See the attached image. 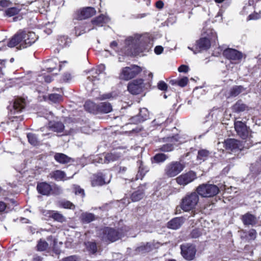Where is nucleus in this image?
Returning a JSON list of instances; mask_svg holds the SVG:
<instances>
[{
    "instance_id": "nucleus-55",
    "label": "nucleus",
    "mask_w": 261,
    "mask_h": 261,
    "mask_svg": "<svg viewBox=\"0 0 261 261\" xmlns=\"http://www.w3.org/2000/svg\"><path fill=\"white\" fill-rule=\"evenodd\" d=\"M189 67L185 65L180 66L178 68V71L179 72L187 73L189 71Z\"/></svg>"
},
{
    "instance_id": "nucleus-19",
    "label": "nucleus",
    "mask_w": 261,
    "mask_h": 261,
    "mask_svg": "<svg viewBox=\"0 0 261 261\" xmlns=\"http://www.w3.org/2000/svg\"><path fill=\"white\" fill-rule=\"evenodd\" d=\"M36 189L38 193L44 196L50 195L53 191L51 185L46 182H38Z\"/></svg>"
},
{
    "instance_id": "nucleus-25",
    "label": "nucleus",
    "mask_w": 261,
    "mask_h": 261,
    "mask_svg": "<svg viewBox=\"0 0 261 261\" xmlns=\"http://www.w3.org/2000/svg\"><path fill=\"white\" fill-rule=\"evenodd\" d=\"M49 129L57 133H61L64 129V125L60 121H50L48 122Z\"/></svg>"
},
{
    "instance_id": "nucleus-43",
    "label": "nucleus",
    "mask_w": 261,
    "mask_h": 261,
    "mask_svg": "<svg viewBox=\"0 0 261 261\" xmlns=\"http://www.w3.org/2000/svg\"><path fill=\"white\" fill-rule=\"evenodd\" d=\"M166 120V118L162 114L159 115L157 117L153 120L152 122V124L153 126H159Z\"/></svg>"
},
{
    "instance_id": "nucleus-6",
    "label": "nucleus",
    "mask_w": 261,
    "mask_h": 261,
    "mask_svg": "<svg viewBox=\"0 0 261 261\" xmlns=\"http://www.w3.org/2000/svg\"><path fill=\"white\" fill-rule=\"evenodd\" d=\"M198 195L203 197H211L216 195L219 192V188L215 185L203 184L196 188Z\"/></svg>"
},
{
    "instance_id": "nucleus-1",
    "label": "nucleus",
    "mask_w": 261,
    "mask_h": 261,
    "mask_svg": "<svg viewBox=\"0 0 261 261\" xmlns=\"http://www.w3.org/2000/svg\"><path fill=\"white\" fill-rule=\"evenodd\" d=\"M125 44L132 54H137L143 51H148L153 45V42L147 35H136L134 37L127 38Z\"/></svg>"
},
{
    "instance_id": "nucleus-14",
    "label": "nucleus",
    "mask_w": 261,
    "mask_h": 261,
    "mask_svg": "<svg viewBox=\"0 0 261 261\" xmlns=\"http://www.w3.org/2000/svg\"><path fill=\"white\" fill-rule=\"evenodd\" d=\"M105 69V66L103 64L99 65L96 68L92 69L90 70H86L85 72L87 75V80L89 82L96 84V82L99 80V75L102 73Z\"/></svg>"
},
{
    "instance_id": "nucleus-49",
    "label": "nucleus",
    "mask_w": 261,
    "mask_h": 261,
    "mask_svg": "<svg viewBox=\"0 0 261 261\" xmlns=\"http://www.w3.org/2000/svg\"><path fill=\"white\" fill-rule=\"evenodd\" d=\"M188 82V78L187 77H184L178 81H176L174 83L181 87H184L187 85Z\"/></svg>"
},
{
    "instance_id": "nucleus-27",
    "label": "nucleus",
    "mask_w": 261,
    "mask_h": 261,
    "mask_svg": "<svg viewBox=\"0 0 261 261\" xmlns=\"http://www.w3.org/2000/svg\"><path fill=\"white\" fill-rule=\"evenodd\" d=\"M184 222V218L183 217L174 218L168 223V227L173 229H177L182 225Z\"/></svg>"
},
{
    "instance_id": "nucleus-54",
    "label": "nucleus",
    "mask_w": 261,
    "mask_h": 261,
    "mask_svg": "<svg viewBox=\"0 0 261 261\" xmlns=\"http://www.w3.org/2000/svg\"><path fill=\"white\" fill-rule=\"evenodd\" d=\"M11 4V2L9 0H1L0 1V6L3 8H7Z\"/></svg>"
},
{
    "instance_id": "nucleus-22",
    "label": "nucleus",
    "mask_w": 261,
    "mask_h": 261,
    "mask_svg": "<svg viewBox=\"0 0 261 261\" xmlns=\"http://www.w3.org/2000/svg\"><path fill=\"white\" fill-rule=\"evenodd\" d=\"M119 157L120 155L115 152L103 154L98 157L97 162L101 164H108L117 160Z\"/></svg>"
},
{
    "instance_id": "nucleus-57",
    "label": "nucleus",
    "mask_w": 261,
    "mask_h": 261,
    "mask_svg": "<svg viewBox=\"0 0 261 261\" xmlns=\"http://www.w3.org/2000/svg\"><path fill=\"white\" fill-rule=\"evenodd\" d=\"M248 236L250 239L254 240L256 236V231L255 230L252 229L248 232Z\"/></svg>"
},
{
    "instance_id": "nucleus-30",
    "label": "nucleus",
    "mask_w": 261,
    "mask_h": 261,
    "mask_svg": "<svg viewBox=\"0 0 261 261\" xmlns=\"http://www.w3.org/2000/svg\"><path fill=\"white\" fill-rule=\"evenodd\" d=\"M106 183V182L101 173L94 175L91 180V185L93 187L102 186Z\"/></svg>"
},
{
    "instance_id": "nucleus-29",
    "label": "nucleus",
    "mask_w": 261,
    "mask_h": 261,
    "mask_svg": "<svg viewBox=\"0 0 261 261\" xmlns=\"http://www.w3.org/2000/svg\"><path fill=\"white\" fill-rule=\"evenodd\" d=\"M112 106L108 102H102L98 104V114H107L112 111Z\"/></svg>"
},
{
    "instance_id": "nucleus-47",
    "label": "nucleus",
    "mask_w": 261,
    "mask_h": 261,
    "mask_svg": "<svg viewBox=\"0 0 261 261\" xmlns=\"http://www.w3.org/2000/svg\"><path fill=\"white\" fill-rule=\"evenodd\" d=\"M88 250L92 254H94L97 251L96 244L94 242H88L85 244Z\"/></svg>"
},
{
    "instance_id": "nucleus-15",
    "label": "nucleus",
    "mask_w": 261,
    "mask_h": 261,
    "mask_svg": "<svg viewBox=\"0 0 261 261\" xmlns=\"http://www.w3.org/2000/svg\"><path fill=\"white\" fill-rule=\"evenodd\" d=\"M160 246V243L154 241L146 243H142L135 250L137 253H145L152 251L154 249L158 248Z\"/></svg>"
},
{
    "instance_id": "nucleus-8",
    "label": "nucleus",
    "mask_w": 261,
    "mask_h": 261,
    "mask_svg": "<svg viewBox=\"0 0 261 261\" xmlns=\"http://www.w3.org/2000/svg\"><path fill=\"white\" fill-rule=\"evenodd\" d=\"M210 33H207V35L209 36L210 38L206 37H203L199 39L197 41L196 43V48L198 51H201L208 49L211 46V42L210 39L212 41H215L217 36L216 33L213 30H210Z\"/></svg>"
},
{
    "instance_id": "nucleus-64",
    "label": "nucleus",
    "mask_w": 261,
    "mask_h": 261,
    "mask_svg": "<svg viewBox=\"0 0 261 261\" xmlns=\"http://www.w3.org/2000/svg\"><path fill=\"white\" fill-rule=\"evenodd\" d=\"M155 6L159 9H162L164 7V3L161 1H159L156 2Z\"/></svg>"
},
{
    "instance_id": "nucleus-56",
    "label": "nucleus",
    "mask_w": 261,
    "mask_h": 261,
    "mask_svg": "<svg viewBox=\"0 0 261 261\" xmlns=\"http://www.w3.org/2000/svg\"><path fill=\"white\" fill-rule=\"evenodd\" d=\"M112 97V94L111 93H107L101 95H100L97 98L99 100H105L107 99H110Z\"/></svg>"
},
{
    "instance_id": "nucleus-3",
    "label": "nucleus",
    "mask_w": 261,
    "mask_h": 261,
    "mask_svg": "<svg viewBox=\"0 0 261 261\" xmlns=\"http://www.w3.org/2000/svg\"><path fill=\"white\" fill-rule=\"evenodd\" d=\"M26 105L27 102L24 98L17 97L12 101L8 106L7 109L9 111V114L13 118H19V120L21 121L23 119L22 116H17L14 115L22 112L25 110Z\"/></svg>"
},
{
    "instance_id": "nucleus-7",
    "label": "nucleus",
    "mask_w": 261,
    "mask_h": 261,
    "mask_svg": "<svg viewBox=\"0 0 261 261\" xmlns=\"http://www.w3.org/2000/svg\"><path fill=\"white\" fill-rule=\"evenodd\" d=\"M185 168L184 163L178 161H172L166 165L165 169V174L169 177H175Z\"/></svg>"
},
{
    "instance_id": "nucleus-23",
    "label": "nucleus",
    "mask_w": 261,
    "mask_h": 261,
    "mask_svg": "<svg viewBox=\"0 0 261 261\" xmlns=\"http://www.w3.org/2000/svg\"><path fill=\"white\" fill-rule=\"evenodd\" d=\"M43 214L44 216L59 222H62L64 220L63 215L56 211L44 210L43 212Z\"/></svg>"
},
{
    "instance_id": "nucleus-51",
    "label": "nucleus",
    "mask_w": 261,
    "mask_h": 261,
    "mask_svg": "<svg viewBox=\"0 0 261 261\" xmlns=\"http://www.w3.org/2000/svg\"><path fill=\"white\" fill-rule=\"evenodd\" d=\"M49 64L46 66V70L48 72H53L56 69V63L52 61L49 62Z\"/></svg>"
},
{
    "instance_id": "nucleus-35",
    "label": "nucleus",
    "mask_w": 261,
    "mask_h": 261,
    "mask_svg": "<svg viewBox=\"0 0 261 261\" xmlns=\"http://www.w3.org/2000/svg\"><path fill=\"white\" fill-rule=\"evenodd\" d=\"M242 221L245 225H252L255 222V217L250 214H246L242 216Z\"/></svg>"
},
{
    "instance_id": "nucleus-2",
    "label": "nucleus",
    "mask_w": 261,
    "mask_h": 261,
    "mask_svg": "<svg viewBox=\"0 0 261 261\" xmlns=\"http://www.w3.org/2000/svg\"><path fill=\"white\" fill-rule=\"evenodd\" d=\"M38 37L33 32H27L19 30L8 42V46L14 47L17 45V48L21 49L30 46L36 42Z\"/></svg>"
},
{
    "instance_id": "nucleus-4",
    "label": "nucleus",
    "mask_w": 261,
    "mask_h": 261,
    "mask_svg": "<svg viewBox=\"0 0 261 261\" xmlns=\"http://www.w3.org/2000/svg\"><path fill=\"white\" fill-rule=\"evenodd\" d=\"M199 200V196L197 192L188 193L181 200L180 207L186 212L193 211L195 208Z\"/></svg>"
},
{
    "instance_id": "nucleus-61",
    "label": "nucleus",
    "mask_w": 261,
    "mask_h": 261,
    "mask_svg": "<svg viewBox=\"0 0 261 261\" xmlns=\"http://www.w3.org/2000/svg\"><path fill=\"white\" fill-rule=\"evenodd\" d=\"M66 209H69L71 210H74L75 208V205L70 202V201H66Z\"/></svg>"
},
{
    "instance_id": "nucleus-46",
    "label": "nucleus",
    "mask_w": 261,
    "mask_h": 261,
    "mask_svg": "<svg viewBox=\"0 0 261 261\" xmlns=\"http://www.w3.org/2000/svg\"><path fill=\"white\" fill-rule=\"evenodd\" d=\"M48 244L45 241L40 239L37 245V250L40 251H45L48 248Z\"/></svg>"
},
{
    "instance_id": "nucleus-11",
    "label": "nucleus",
    "mask_w": 261,
    "mask_h": 261,
    "mask_svg": "<svg viewBox=\"0 0 261 261\" xmlns=\"http://www.w3.org/2000/svg\"><path fill=\"white\" fill-rule=\"evenodd\" d=\"M141 71L140 67L133 65L129 67H126L122 69L120 74V78L128 81L138 75Z\"/></svg>"
},
{
    "instance_id": "nucleus-16",
    "label": "nucleus",
    "mask_w": 261,
    "mask_h": 261,
    "mask_svg": "<svg viewBox=\"0 0 261 261\" xmlns=\"http://www.w3.org/2000/svg\"><path fill=\"white\" fill-rule=\"evenodd\" d=\"M144 87L142 79H137L129 83L127 86L128 91L132 94H138Z\"/></svg>"
},
{
    "instance_id": "nucleus-45",
    "label": "nucleus",
    "mask_w": 261,
    "mask_h": 261,
    "mask_svg": "<svg viewBox=\"0 0 261 261\" xmlns=\"http://www.w3.org/2000/svg\"><path fill=\"white\" fill-rule=\"evenodd\" d=\"M57 41L59 47L55 50V53H59L60 50L63 49L65 46V38L64 36H60L58 38Z\"/></svg>"
},
{
    "instance_id": "nucleus-21",
    "label": "nucleus",
    "mask_w": 261,
    "mask_h": 261,
    "mask_svg": "<svg viewBox=\"0 0 261 261\" xmlns=\"http://www.w3.org/2000/svg\"><path fill=\"white\" fill-rule=\"evenodd\" d=\"M109 21L110 18L108 16L103 14L100 15L91 20V23L93 25V28L89 29L87 31H89L96 27H102L104 24L108 23Z\"/></svg>"
},
{
    "instance_id": "nucleus-13",
    "label": "nucleus",
    "mask_w": 261,
    "mask_h": 261,
    "mask_svg": "<svg viewBox=\"0 0 261 261\" xmlns=\"http://www.w3.org/2000/svg\"><path fill=\"white\" fill-rule=\"evenodd\" d=\"M196 178L197 174L196 172L193 171H190L187 173L181 174L177 177L175 180L178 185L185 187Z\"/></svg>"
},
{
    "instance_id": "nucleus-9",
    "label": "nucleus",
    "mask_w": 261,
    "mask_h": 261,
    "mask_svg": "<svg viewBox=\"0 0 261 261\" xmlns=\"http://www.w3.org/2000/svg\"><path fill=\"white\" fill-rule=\"evenodd\" d=\"M124 235V232L122 229H114L106 227L103 231L102 239L103 240H109L110 242H115L120 239Z\"/></svg>"
},
{
    "instance_id": "nucleus-58",
    "label": "nucleus",
    "mask_w": 261,
    "mask_h": 261,
    "mask_svg": "<svg viewBox=\"0 0 261 261\" xmlns=\"http://www.w3.org/2000/svg\"><path fill=\"white\" fill-rule=\"evenodd\" d=\"M66 168H67L68 166H70V165H75V164H72V163H74L75 161L72 159L68 158L67 155H66Z\"/></svg>"
},
{
    "instance_id": "nucleus-5",
    "label": "nucleus",
    "mask_w": 261,
    "mask_h": 261,
    "mask_svg": "<svg viewBox=\"0 0 261 261\" xmlns=\"http://www.w3.org/2000/svg\"><path fill=\"white\" fill-rule=\"evenodd\" d=\"M187 137L185 135H180L177 134L172 137H167L164 138V141L168 142L164 144L160 148V150L164 152H169L173 150L175 146H177L178 145L184 143L187 141Z\"/></svg>"
},
{
    "instance_id": "nucleus-53",
    "label": "nucleus",
    "mask_w": 261,
    "mask_h": 261,
    "mask_svg": "<svg viewBox=\"0 0 261 261\" xmlns=\"http://www.w3.org/2000/svg\"><path fill=\"white\" fill-rule=\"evenodd\" d=\"M158 87L159 89L163 91H165L167 89V85L163 81H160L158 84Z\"/></svg>"
},
{
    "instance_id": "nucleus-36",
    "label": "nucleus",
    "mask_w": 261,
    "mask_h": 261,
    "mask_svg": "<svg viewBox=\"0 0 261 261\" xmlns=\"http://www.w3.org/2000/svg\"><path fill=\"white\" fill-rule=\"evenodd\" d=\"M81 220L83 222L86 223H89L95 219V217L94 214L90 213H84L81 215Z\"/></svg>"
},
{
    "instance_id": "nucleus-42",
    "label": "nucleus",
    "mask_w": 261,
    "mask_h": 261,
    "mask_svg": "<svg viewBox=\"0 0 261 261\" xmlns=\"http://www.w3.org/2000/svg\"><path fill=\"white\" fill-rule=\"evenodd\" d=\"M20 9L16 7L9 8L5 10V14L8 17L13 16L19 13Z\"/></svg>"
},
{
    "instance_id": "nucleus-38",
    "label": "nucleus",
    "mask_w": 261,
    "mask_h": 261,
    "mask_svg": "<svg viewBox=\"0 0 261 261\" xmlns=\"http://www.w3.org/2000/svg\"><path fill=\"white\" fill-rule=\"evenodd\" d=\"M27 138L29 142L32 145L35 146H38L40 144V142L38 140L36 135L31 133H29L27 134Z\"/></svg>"
},
{
    "instance_id": "nucleus-12",
    "label": "nucleus",
    "mask_w": 261,
    "mask_h": 261,
    "mask_svg": "<svg viewBox=\"0 0 261 261\" xmlns=\"http://www.w3.org/2000/svg\"><path fill=\"white\" fill-rule=\"evenodd\" d=\"M224 56L227 59L231 61L232 63H239L242 59L245 57L244 55L241 51L237 49L228 48L223 51Z\"/></svg>"
},
{
    "instance_id": "nucleus-24",
    "label": "nucleus",
    "mask_w": 261,
    "mask_h": 261,
    "mask_svg": "<svg viewBox=\"0 0 261 261\" xmlns=\"http://www.w3.org/2000/svg\"><path fill=\"white\" fill-rule=\"evenodd\" d=\"M95 14L96 10L94 8L88 7L80 10L78 17L80 19H85L92 17Z\"/></svg>"
},
{
    "instance_id": "nucleus-28",
    "label": "nucleus",
    "mask_w": 261,
    "mask_h": 261,
    "mask_svg": "<svg viewBox=\"0 0 261 261\" xmlns=\"http://www.w3.org/2000/svg\"><path fill=\"white\" fill-rule=\"evenodd\" d=\"M246 88L242 86H234L228 92V97H236L241 93H244Z\"/></svg>"
},
{
    "instance_id": "nucleus-26",
    "label": "nucleus",
    "mask_w": 261,
    "mask_h": 261,
    "mask_svg": "<svg viewBox=\"0 0 261 261\" xmlns=\"http://www.w3.org/2000/svg\"><path fill=\"white\" fill-rule=\"evenodd\" d=\"M145 189V185L139 186L138 190L132 193L131 196L132 200L136 202L142 199L144 196V192Z\"/></svg>"
},
{
    "instance_id": "nucleus-39",
    "label": "nucleus",
    "mask_w": 261,
    "mask_h": 261,
    "mask_svg": "<svg viewBox=\"0 0 261 261\" xmlns=\"http://www.w3.org/2000/svg\"><path fill=\"white\" fill-rule=\"evenodd\" d=\"M47 98L50 101L55 103H59L63 100L62 96L60 94L57 93L49 94Z\"/></svg>"
},
{
    "instance_id": "nucleus-17",
    "label": "nucleus",
    "mask_w": 261,
    "mask_h": 261,
    "mask_svg": "<svg viewBox=\"0 0 261 261\" xmlns=\"http://www.w3.org/2000/svg\"><path fill=\"white\" fill-rule=\"evenodd\" d=\"M234 128L238 135L243 139H245L249 135V130L246 124L240 121L234 122Z\"/></svg>"
},
{
    "instance_id": "nucleus-33",
    "label": "nucleus",
    "mask_w": 261,
    "mask_h": 261,
    "mask_svg": "<svg viewBox=\"0 0 261 261\" xmlns=\"http://www.w3.org/2000/svg\"><path fill=\"white\" fill-rule=\"evenodd\" d=\"M49 175L51 178L54 179L57 181H60L64 179L65 176V173L64 171L57 170L51 172Z\"/></svg>"
},
{
    "instance_id": "nucleus-40",
    "label": "nucleus",
    "mask_w": 261,
    "mask_h": 261,
    "mask_svg": "<svg viewBox=\"0 0 261 261\" xmlns=\"http://www.w3.org/2000/svg\"><path fill=\"white\" fill-rule=\"evenodd\" d=\"M168 159V156L164 153L156 154L153 156V161L156 163H163Z\"/></svg>"
},
{
    "instance_id": "nucleus-59",
    "label": "nucleus",
    "mask_w": 261,
    "mask_h": 261,
    "mask_svg": "<svg viewBox=\"0 0 261 261\" xmlns=\"http://www.w3.org/2000/svg\"><path fill=\"white\" fill-rule=\"evenodd\" d=\"M163 47L162 46H156L154 48V53L156 55L161 54L163 51Z\"/></svg>"
},
{
    "instance_id": "nucleus-62",
    "label": "nucleus",
    "mask_w": 261,
    "mask_h": 261,
    "mask_svg": "<svg viewBox=\"0 0 261 261\" xmlns=\"http://www.w3.org/2000/svg\"><path fill=\"white\" fill-rule=\"evenodd\" d=\"M66 261H79V258L75 255H71L66 257Z\"/></svg>"
},
{
    "instance_id": "nucleus-48",
    "label": "nucleus",
    "mask_w": 261,
    "mask_h": 261,
    "mask_svg": "<svg viewBox=\"0 0 261 261\" xmlns=\"http://www.w3.org/2000/svg\"><path fill=\"white\" fill-rule=\"evenodd\" d=\"M55 160L60 164L65 163V154L62 153H56L54 155Z\"/></svg>"
},
{
    "instance_id": "nucleus-18",
    "label": "nucleus",
    "mask_w": 261,
    "mask_h": 261,
    "mask_svg": "<svg viewBox=\"0 0 261 261\" xmlns=\"http://www.w3.org/2000/svg\"><path fill=\"white\" fill-rule=\"evenodd\" d=\"M225 148L232 151L241 150L243 148L242 143L234 139H229L225 141Z\"/></svg>"
},
{
    "instance_id": "nucleus-34",
    "label": "nucleus",
    "mask_w": 261,
    "mask_h": 261,
    "mask_svg": "<svg viewBox=\"0 0 261 261\" xmlns=\"http://www.w3.org/2000/svg\"><path fill=\"white\" fill-rule=\"evenodd\" d=\"M139 170L136 175L137 179H142L145 174L148 171V168L146 167L142 161L139 162Z\"/></svg>"
},
{
    "instance_id": "nucleus-60",
    "label": "nucleus",
    "mask_w": 261,
    "mask_h": 261,
    "mask_svg": "<svg viewBox=\"0 0 261 261\" xmlns=\"http://www.w3.org/2000/svg\"><path fill=\"white\" fill-rule=\"evenodd\" d=\"M7 204L3 201H0V213L4 212L7 208Z\"/></svg>"
},
{
    "instance_id": "nucleus-31",
    "label": "nucleus",
    "mask_w": 261,
    "mask_h": 261,
    "mask_svg": "<svg viewBox=\"0 0 261 261\" xmlns=\"http://www.w3.org/2000/svg\"><path fill=\"white\" fill-rule=\"evenodd\" d=\"M85 109L89 113L98 114V105L93 101L88 100L84 105Z\"/></svg>"
},
{
    "instance_id": "nucleus-63",
    "label": "nucleus",
    "mask_w": 261,
    "mask_h": 261,
    "mask_svg": "<svg viewBox=\"0 0 261 261\" xmlns=\"http://www.w3.org/2000/svg\"><path fill=\"white\" fill-rule=\"evenodd\" d=\"M43 79L44 81L47 83H49L53 81L52 76L49 75H44Z\"/></svg>"
},
{
    "instance_id": "nucleus-10",
    "label": "nucleus",
    "mask_w": 261,
    "mask_h": 261,
    "mask_svg": "<svg viewBox=\"0 0 261 261\" xmlns=\"http://www.w3.org/2000/svg\"><path fill=\"white\" fill-rule=\"evenodd\" d=\"M181 254L187 260L190 261L194 259L197 252L196 246L190 243H185L180 245Z\"/></svg>"
},
{
    "instance_id": "nucleus-20",
    "label": "nucleus",
    "mask_w": 261,
    "mask_h": 261,
    "mask_svg": "<svg viewBox=\"0 0 261 261\" xmlns=\"http://www.w3.org/2000/svg\"><path fill=\"white\" fill-rule=\"evenodd\" d=\"M148 117L149 112L148 110L146 108H142L140 110V112L138 115L131 118L130 121L133 123L137 124L145 121Z\"/></svg>"
},
{
    "instance_id": "nucleus-50",
    "label": "nucleus",
    "mask_w": 261,
    "mask_h": 261,
    "mask_svg": "<svg viewBox=\"0 0 261 261\" xmlns=\"http://www.w3.org/2000/svg\"><path fill=\"white\" fill-rule=\"evenodd\" d=\"M261 18V12L259 11L258 13L254 12L253 13L250 14L247 20H256Z\"/></svg>"
},
{
    "instance_id": "nucleus-32",
    "label": "nucleus",
    "mask_w": 261,
    "mask_h": 261,
    "mask_svg": "<svg viewBox=\"0 0 261 261\" xmlns=\"http://www.w3.org/2000/svg\"><path fill=\"white\" fill-rule=\"evenodd\" d=\"M232 110L235 112L240 113L248 111L249 108L242 101L239 100L233 106Z\"/></svg>"
},
{
    "instance_id": "nucleus-44",
    "label": "nucleus",
    "mask_w": 261,
    "mask_h": 261,
    "mask_svg": "<svg viewBox=\"0 0 261 261\" xmlns=\"http://www.w3.org/2000/svg\"><path fill=\"white\" fill-rule=\"evenodd\" d=\"M202 234V229L195 228L192 230L189 237L192 239H196L200 237Z\"/></svg>"
},
{
    "instance_id": "nucleus-52",
    "label": "nucleus",
    "mask_w": 261,
    "mask_h": 261,
    "mask_svg": "<svg viewBox=\"0 0 261 261\" xmlns=\"http://www.w3.org/2000/svg\"><path fill=\"white\" fill-rule=\"evenodd\" d=\"M74 192L76 195H79L82 197H84L85 195L84 190L77 186L74 187Z\"/></svg>"
},
{
    "instance_id": "nucleus-37",
    "label": "nucleus",
    "mask_w": 261,
    "mask_h": 261,
    "mask_svg": "<svg viewBox=\"0 0 261 261\" xmlns=\"http://www.w3.org/2000/svg\"><path fill=\"white\" fill-rule=\"evenodd\" d=\"M210 154V152L207 150H206V149L199 150L198 152L197 159L198 160L204 161L208 159Z\"/></svg>"
},
{
    "instance_id": "nucleus-41",
    "label": "nucleus",
    "mask_w": 261,
    "mask_h": 261,
    "mask_svg": "<svg viewBox=\"0 0 261 261\" xmlns=\"http://www.w3.org/2000/svg\"><path fill=\"white\" fill-rule=\"evenodd\" d=\"M253 2V0H249L248 2V4H246L244 6L243 9L241 12L243 15L247 14L249 12H251L253 9V7L252 6Z\"/></svg>"
}]
</instances>
